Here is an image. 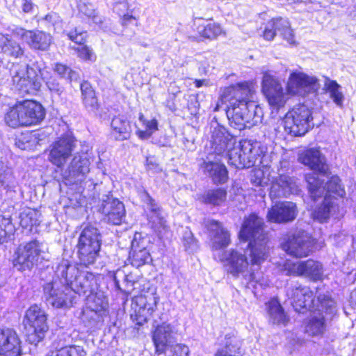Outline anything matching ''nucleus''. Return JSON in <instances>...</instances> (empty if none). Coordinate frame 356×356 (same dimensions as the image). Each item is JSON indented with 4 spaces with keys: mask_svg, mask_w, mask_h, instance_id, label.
I'll use <instances>...</instances> for the list:
<instances>
[{
    "mask_svg": "<svg viewBox=\"0 0 356 356\" xmlns=\"http://www.w3.org/2000/svg\"><path fill=\"white\" fill-rule=\"evenodd\" d=\"M263 225L261 218L250 214L245 219L238 234L240 240L249 241L248 248L243 252L230 249L214 254L224 263L228 273L236 278H243L247 283L261 282V265L268 257V239Z\"/></svg>",
    "mask_w": 356,
    "mask_h": 356,
    "instance_id": "f257e3e1",
    "label": "nucleus"
},
{
    "mask_svg": "<svg viewBox=\"0 0 356 356\" xmlns=\"http://www.w3.org/2000/svg\"><path fill=\"white\" fill-rule=\"evenodd\" d=\"M233 97L229 101L227 115L229 122L239 130L261 122L262 110L251 100L252 90H231Z\"/></svg>",
    "mask_w": 356,
    "mask_h": 356,
    "instance_id": "f03ea898",
    "label": "nucleus"
},
{
    "mask_svg": "<svg viewBox=\"0 0 356 356\" xmlns=\"http://www.w3.org/2000/svg\"><path fill=\"white\" fill-rule=\"evenodd\" d=\"M46 111L36 101L17 102L10 107L4 117L6 124L12 128L31 127L40 124L45 118Z\"/></svg>",
    "mask_w": 356,
    "mask_h": 356,
    "instance_id": "7ed1b4c3",
    "label": "nucleus"
},
{
    "mask_svg": "<svg viewBox=\"0 0 356 356\" xmlns=\"http://www.w3.org/2000/svg\"><path fill=\"white\" fill-rule=\"evenodd\" d=\"M235 139L221 127H215L211 132L210 140L211 148L213 154L223 157L224 152L228 150L225 154L228 163L236 168H247L245 157L242 149V143L239 145L234 146Z\"/></svg>",
    "mask_w": 356,
    "mask_h": 356,
    "instance_id": "20e7f679",
    "label": "nucleus"
},
{
    "mask_svg": "<svg viewBox=\"0 0 356 356\" xmlns=\"http://www.w3.org/2000/svg\"><path fill=\"white\" fill-rule=\"evenodd\" d=\"M287 296L291 300V304L298 312H303L304 309L323 311L334 307V301L327 296H319L315 302L313 293L305 286L294 285L287 291Z\"/></svg>",
    "mask_w": 356,
    "mask_h": 356,
    "instance_id": "39448f33",
    "label": "nucleus"
},
{
    "mask_svg": "<svg viewBox=\"0 0 356 356\" xmlns=\"http://www.w3.org/2000/svg\"><path fill=\"white\" fill-rule=\"evenodd\" d=\"M102 236L98 229L86 226L81 232L76 245L81 263L85 266L92 264L99 256Z\"/></svg>",
    "mask_w": 356,
    "mask_h": 356,
    "instance_id": "423d86ee",
    "label": "nucleus"
},
{
    "mask_svg": "<svg viewBox=\"0 0 356 356\" xmlns=\"http://www.w3.org/2000/svg\"><path fill=\"white\" fill-rule=\"evenodd\" d=\"M312 110L305 104L295 106L284 118V129L290 134L298 136L306 134L314 124Z\"/></svg>",
    "mask_w": 356,
    "mask_h": 356,
    "instance_id": "0eeeda50",
    "label": "nucleus"
},
{
    "mask_svg": "<svg viewBox=\"0 0 356 356\" xmlns=\"http://www.w3.org/2000/svg\"><path fill=\"white\" fill-rule=\"evenodd\" d=\"M305 179L310 197L314 201H316L323 195L324 197H329V199L334 201L337 197H343L346 194L338 176H332L325 186H323V181L315 174H308Z\"/></svg>",
    "mask_w": 356,
    "mask_h": 356,
    "instance_id": "6e6552de",
    "label": "nucleus"
},
{
    "mask_svg": "<svg viewBox=\"0 0 356 356\" xmlns=\"http://www.w3.org/2000/svg\"><path fill=\"white\" fill-rule=\"evenodd\" d=\"M44 245L38 241L20 244L14 254L13 265L19 270H30L38 264L40 259H44Z\"/></svg>",
    "mask_w": 356,
    "mask_h": 356,
    "instance_id": "1a4fd4ad",
    "label": "nucleus"
},
{
    "mask_svg": "<svg viewBox=\"0 0 356 356\" xmlns=\"http://www.w3.org/2000/svg\"><path fill=\"white\" fill-rule=\"evenodd\" d=\"M159 297L156 294L138 296L132 300L131 318L138 325L147 322L156 311Z\"/></svg>",
    "mask_w": 356,
    "mask_h": 356,
    "instance_id": "9d476101",
    "label": "nucleus"
},
{
    "mask_svg": "<svg viewBox=\"0 0 356 356\" xmlns=\"http://www.w3.org/2000/svg\"><path fill=\"white\" fill-rule=\"evenodd\" d=\"M25 317L33 329L28 334V341L31 343L37 344L44 337V334L48 330L45 312L35 305L27 309Z\"/></svg>",
    "mask_w": 356,
    "mask_h": 356,
    "instance_id": "9b49d317",
    "label": "nucleus"
},
{
    "mask_svg": "<svg viewBox=\"0 0 356 356\" xmlns=\"http://www.w3.org/2000/svg\"><path fill=\"white\" fill-rule=\"evenodd\" d=\"M44 294L47 302L54 307H68L72 302V291L70 287L54 280L44 286Z\"/></svg>",
    "mask_w": 356,
    "mask_h": 356,
    "instance_id": "f8f14e48",
    "label": "nucleus"
},
{
    "mask_svg": "<svg viewBox=\"0 0 356 356\" xmlns=\"http://www.w3.org/2000/svg\"><path fill=\"white\" fill-rule=\"evenodd\" d=\"M10 73L13 76V81L17 88L22 89H39L38 85V75L37 71L25 63L13 64Z\"/></svg>",
    "mask_w": 356,
    "mask_h": 356,
    "instance_id": "ddd939ff",
    "label": "nucleus"
},
{
    "mask_svg": "<svg viewBox=\"0 0 356 356\" xmlns=\"http://www.w3.org/2000/svg\"><path fill=\"white\" fill-rule=\"evenodd\" d=\"M282 248L293 257H307L312 251V241L305 232H298L289 236L282 243Z\"/></svg>",
    "mask_w": 356,
    "mask_h": 356,
    "instance_id": "4468645a",
    "label": "nucleus"
},
{
    "mask_svg": "<svg viewBox=\"0 0 356 356\" xmlns=\"http://www.w3.org/2000/svg\"><path fill=\"white\" fill-rule=\"evenodd\" d=\"M286 275H302L313 281L323 279L322 264L316 261L309 259L306 261L287 264Z\"/></svg>",
    "mask_w": 356,
    "mask_h": 356,
    "instance_id": "2eb2a0df",
    "label": "nucleus"
},
{
    "mask_svg": "<svg viewBox=\"0 0 356 356\" xmlns=\"http://www.w3.org/2000/svg\"><path fill=\"white\" fill-rule=\"evenodd\" d=\"M13 33L26 42L31 49L45 51L52 42V37L49 33L41 31H27L17 27Z\"/></svg>",
    "mask_w": 356,
    "mask_h": 356,
    "instance_id": "dca6fc26",
    "label": "nucleus"
},
{
    "mask_svg": "<svg viewBox=\"0 0 356 356\" xmlns=\"http://www.w3.org/2000/svg\"><path fill=\"white\" fill-rule=\"evenodd\" d=\"M74 147L72 137L64 136L53 143L49 153V161L58 167H62L71 156Z\"/></svg>",
    "mask_w": 356,
    "mask_h": 356,
    "instance_id": "f3484780",
    "label": "nucleus"
},
{
    "mask_svg": "<svg viewBox=\"0 0 356 356\" xmlns=\"http://www.w3.org/2000/svg\"><path fill=\"white\" fill-rule=\"evenodd\" d=\"M298 160L302 164L321 175H325L328 171L325 157L318 148L312 147L300 151Z\"/></svg>",
    "mask_w": 356,
    "mask_h": 356,
    "instance_id": "a211bd4d",
    "label": "nucleus"
},
{
    "mask_svg": "<svg viewBox=\"0 0 356 356\" xmlns=\"http://www.w3.org/2000/svg\"><path fill=\"white\" fill-rule=\"evenodd\" d=\"M90 158L87 154H76L70 162L66 173L70 182L82 181L90 172Z\"/></svg>",
    "mask_w": 356,
    "mask_h": 356,
    "instance_id": "6ab92c4d",
    "label": "nucleus"
},
{
    "mask_svg": "<svg viewBox=\"0 0 356 356\" xmlns=\"http://www.w3.org/2000/svg\"><path fill=\"white\" fill-rule=\"evenodd\" d=\"M296 204L291 202H281L269 209L267 218L272 222L284 223L293 221L297 216Z\"/></svg>",
    "mask_w": 356,
    "mask_h": 356,
    "instance_id": "aec40b11",
    "label": "nucleus"
},
{
    "mask_svg": "<svg viewBox=\"0 0 356 356\" xmlns=\"http://www.w3.org/2000/svg\"><path fill=\"white\" fill-rule=\"evenodd\" d=\"M21 341L12 329H0V355L19 356L21 354Z\"/></svg>",
    "mask_w": 356,
    "mask_h": 356,
    "instance_id": "412c9836",
    "label": "nucleus"
},
{
    "mask_svg": "<svg viewBox=\"0 0 356 356\" xmlns=\"http://www.w3.org/2000/svg\"><path fill=\"white\" fill-rule=\"evenodd\" d=\"M299 187L294 178L286 175H280L272 182L270 191V197H287L291 194H298Z\"/></svg>",
    "mask_w": 356,
    "mask_h": 356,
    "instance_id": "4be33fe9",
    "label": "nucleus"
},
{
    "mask_svg": "<svg viewBox=\"0 0 356 356\" xmlns=\"http://www.w3.org/2000/svg\"><path fill=\"white\" fill-rule=\"evenodd\" d=\"M102 213L108 223L118 225L124 220L126 211L122 202L117 199H109L103 204Z\"/></svg>",
    "mask_w": 356,
    "mask_h": 356,
    "instance_id": "5701e85b",
    "label": "nucleus"
},
{
    "mask_svg": "<svg viewBox=\"0 0 356 356\" xmlns=\"http://www.w3.org/2000/svg\"><path fill=\"white\" fill-rule=\"evenodd\" d=\"M242 149L245 157L247 168H250L261 163V159L266 152L267 148L261 142L257 140H243Z\"/></svg>",
    "mask_w": 356,
    "mask_h": 356,
    "instance_id": "b1692460",
    "label": "nucleus"
},
{
    "mask_svg": "<svg viewBox=\"0 0 356 356\" xmlns=\"http://www.w3.org/2000/svg\"><path fill=\"white\" fill-rule=\"evenodd\" d=\"M211 234V248L213 250H219L229 245L230 243V235L227 230L222 227V225L215 220H211L207 225Z\"/></svg>",
    "mask_w": 356,
    "mask_h": 356,
    "instance_id": "393cba45",
    "label": "nucleus"
},
{
    "mask_svg": "<svg viewBox=\"0 0 356 356\" xmlns=\"http://www.w3.org/2000/svg\"><path fill=\"white\" fill-rule=\"evenodd\" d=\"M70 289L72 292L79 295L95 292L97 289L96 277L92 273L82 270L75 281L72 282Z\"/></svg>",
    "mask_w": 356,
    "mask_h": 356,
    "instance_id": "a878e982",
    "label": "nucleus"
},
{
    "mask_svg": "<svg viewBox=\"0 0 356 356\" xmlns=\"http://www.w3.org/2000/svg\"><path fill=\"white\" fill-rule=\"evenodd\" d=\"M202 168L216 184H223L228 179V172L225 165L221 163L220 159L211 160L207 157V161H204L202 164Z\"/></svg>",
    "mask_w": 356,
    "mask_h": 356,
    "instance_id": "bb28decb",
    "label": "nucleus"
},
{
    "mask_svg": "<svg viewBox=\"0 0 356 356\" xmlns=\"http://www.w3.org/2000/svg\"><path fill=\"white\" fill-rule=\"evenodd\" d=\"M82 269H80L77 265L72 264L67 259H62L56 267V275L60 278L61 284H65L70 288L78 277Z\"/></svg>",
    "mask_w": 356,
    "mask_h": 356,
    "instance_id": "cd10ccee",
    "label": "nucleus"
},
{
    "mask_svg": "<svg viewBox=\"0 0 356 356\" xmlns=\"http://www.w3.org/2000/svg\"><path fill=\"white\" fill-rule=\"evenodd\" d=\"M243 341L235 331L227 333L224 346L219 348L215 356H241Z\"/></svg>",
    "mask_w": 356,
    "mask_h": 356,
    "instance_id": "c85d7f7f",
    "label": "nucleus"
},
{
    "mask_svg": "<svg viewBox=\"0 0 356 356\" xmlns=\"http://www.w3.org/2000/svg\"><path fill=\"white\" fill-rule=\"evenodd\" d=\"M172 341V327L170 324L158 325L153 333V341L159 354L163 353Z\"/></svg>",
    "mask_w": 356,
    "mask_h": 356,
    "instance_id": "c756f323",
    "label": "nucleus"
},
{
    "mask_svg": "<svg viewBox=\"0 0 356 356\" xmlns=\"http://www.w3.org/2000/svg\"><path fill=\"white\" fill-rule=\"evenodd\" d=\"M335 305V304L334 305ZM335 306L332 308V312L330 309H323L318 313L314 312L307 320L305 325V332L309 336L315 337L322 335L326 329V324L325 316L323 312L332 313L334 310Z\"/></svg>",
    "mask_w": 356,
    "mask_h": 356,
    "instance_id": "7c9ffc66",
    "label": "nucleus"
},
{
    "mask_svg": "<svg viewBox=\"0 0 356 356\" xmlns=\"http://www.w3.org/2000/svg\"><path fill=\"white\" fill-rule=\"evenodd\" d=\"M318 79L302 72H292L289 77L286 89H300L307 87H318Z\"/></svg>",
    "mask_w": 356,
    "mask_h": 356,
    "instance_id": "2f4dec72",
    "label": "nucleus"
},
{
    "mask_svg": "<svg viewBox=\"0 0 356 356\" xmlns=\"http://www.w3.org/2000/svg\"><path fill=\"white\" fill-rule=\"evenodd\" d=\"M268 105L273 109L279 110L296 95L295 90H262Z\"/></svg>",
    "mask_w": 356,
    "mask_h": 356,
    "instance_id": "473e14b6",
    "label": "nucleus"
},
{
    "mask_svg": "<svg viewBox=\"0 0 356 356\" xmlns=\"http://www.w3.org/2000/svg\"><path fill=\"white\" fill-rule=\"evenodd\" d=\"M0 54L6 57L17 58L24 54V50L19 43L8 35L0 34Z\"/></svg>",
    "mask_w": 356,
    "mask_h": 356,
    "instance_id": "72a5a7b5",
    "label": "nucleus"
},
{
    "mask_svg": "<svg viewBox=\"0 0 356 356\" xmlns=\"http://www.w3.org/2000/svg\"><path fill=\"white\" fill-rule=\"evenodd\" d=\"M111 127L112 135L116 140H124L129 137L130 125L129 122L122 116H117L113 118Z\"/></svg>",
    "mask_w": 356,
    "mask_h": 356,
    "instance_id": "f704fd0d",
    "label": "nucleus"
},
{
    "mask_svg": "<svg viewBox=\"0 0 356 356\" xmlns=\"http://www.w3.org/2000/svg\"><path fill=\"white\" fill-rule=\"evenodd\" d=\"M86 307L90 311L101 315L108 307V301L103 293L92 292L87 296Z\"/></svg>",
    "mask_w": 356,
    "mask_h": 356,
    "instance_id": "c9c22d12",
    "label": "nucleus"
},
{
    "mask_svg": "<svg viewBox=\"0 0 356 356\" xmlns=\"http://www.w3.org/2000/svg\"><path fill=\"white\" fill-rule=\"evenodd\" d=\"M270 321L274 324H283L287 322L288 318L284 312L280 303L276 299H272L268 305Z\"/></svg>",
    "mask_w": 356,
    "mask_h": 356,
    "instance_id": "e433bc0d",
    "label": "nucleus"
},
{
    "mask_svg": "<svg viewBox=\"0 0 356 356\" xmlns=\"http://www.w3.org/2000/svg\"><path fill=\"white\" fill-rule=\"evenodd\" d=\"M40 213L30 208L25 209L19 216L21 226L29 231H32L34 226L40 225Z\"/></svg>",
    "mask_w": 356,
    "mask_h": 356,
    "instance_id": "4c0bfd02",
    "label": "nucleus"
},
{
    "mask_svg": "<svg viewBox=\"0 0 356 356\" xmlns=\"http://www.w3.org/2000/svg\"><path fill=\"white\" fill-rule=\"evenodd\" d=\"M139 121L144 127V130L138 129L136 134L142 140L149 139L152 134L158 130V121L155 118L148 120L145 118L144 115L140 113L139 115Z\"/></svg>",
    "mask_w": 356,
    "mask_h": 356,
    "instance_id": "58836bf2",
    "label": "nucleus"
},
{
    "mask_svg": "<svg viewBox=\"0 0 356 356\" xmlns=\"http://www.w3.org/2000/svg\"><path fill=\"white\" fill-rule=\"evenodd\" d=\"M336 206L335 202L329 199V197H324L323 204L313 212L314 218L321 222L326 221L329 218L331 212L335 210Z\"/></svg>",
    "mask_w": 356,
    "mask_h": 356,
    "instance_id": "ea45409f",
    "label": "nucleus"
},
{
    "mask_svg": "<svg viewBox=\"0 0 356 356\" xmlns=\"http://www.w3.org/2000/svg\"><path fill=\"white\" fill-rule=\"evenodd\" d=\"M134 0H114L113 10L122 16V24H127L134 21L135 17L128 13Z\"/></svg>",
    "mask_w": 356,
    "mask_h": 356,
    "instance_id": "a19ab883",
    "label": "nucleus"
},
{
    "mask_svg": "<svg viewBox=\"0 0 356 356\" xmlns=\"http://www.w3.org/2000/svg\"><path fill=\"white\" fill-rule=\"evenodd\" d=\"M200 24L197 26V32L200 35L205 38L213 39L220 35L222 32L221 26L212 22H208V21Z\"/></svg>",
    "mask_w": 356,
    "mask_h": 356,
    "instance_id": "79ce46f5",
    "label": "nucleus"
},
{
    "mask_svg": "<svg viewBox=\"0 0 356 356\" xmlns=\"http://www.w3.org/2000/svg\"><path fill=\"white\" fill-rule=\"evenodd\" d=\"M227 199V191L223 188L209 190L204 197V200L207 204L214 206L221 205Z\"/></svg>",
    "mask_w": 356,
    "mask_h": 356,
    "instance_id": "37998d69",
    "label": "nucleus"
},
{
    "mask_svg": "<svg viewBox=\"0 0 356 356\" xmlns=\"http://www.w3.org/2000/svg\"><path fill=\"white\" fill-rule=\"evenodd\" d=\"M16 187V181L10 169L6 165L0 172V188L7 191H11Z\"/></svg>",
    "mask_w": 356,
    "mask_h": 356,
    "instance_id": "c03bdc74",
    "label": "nucleus"
},
{
    "mask_svg": "<svg viewBox=\"0 0 356 356\" xmlns=\"http://www.w3.org/2000/svg\"><path fill=\"white\" fill-rule=\"evenodd\" d=\"M131 264L133 266L139 268L152 261V257L149 251H136L131 250L129 254Z\"/></svg>",
    "mask_w": 356,
    "mask_h": 356,
    "instance_id": "a18cd8bd",
    "label": "nucleus"
},
{
    "mask_svg": "<svg viewBox=\"0 0 356 356\" xmlns=\"http://www.w3.org/2000/svg\"><path fill=\"white\" fill-rule=\"evenodd\" d=\"M277 31L290 44H295L296 40L293 30L290 27L289 22L287 19L279 18Z\"/></svg>",
    "mask_w": 356,
    "mask_h": 356,
    "instance_id": "49530a36",
    "label": "nucleus"
},
{
    "mask_svg": "<svg viewBox=\"0 0 356 356\" xmlns=\"http://www.w3.org/2000/svg\"><path fill=\"white\" fill-rule=\"evenodd\" d=\"M150 239L147 236H143L141 233L136 232L131 241V250L149 251Z\"/></svg>",
    "mask_w": 356,
    "mask_h": 356,
    "instance_id": "de8ad7c7",
    "label": "nucleus"
},
{
    "mask_svg": "<svg viewBox=\"0 0 356 356\" xmlns=\"http://www.w3.org/2000/svg\"><path fill=\"white\" fill-rule=\"evenodd\" d=\"M83 103L90 111L95 112L99 108L98 99L95 90H81Z\"/></svg>",
    "mask_w": 356,
    "mask_h": 356,
    "instance_id": "09e8293b",
    "label": "nucleus"
},
{
    "mask_svg": "<svg viewBox=\"0 0 356 356\" xmlns=\"http://www.w3.org/2000/svg\"><path fill=\"white\" fill-rule=\"evenodd\" d=\"M147 216L149 224L156 232L161 233L167 228L166 221L162 216V211L156 214H147Z\"/></svg>",
    "mask_w": 356,
    "mask_h": 356,
    "instance_id": "8fccbe9b",
    "label": "nucleus"
},
{
    "mask_svg": "<svg viewBox=\"0 0 356 356\" xmlns=\"http://www.w3.org/2000/svg\"><path fill=\"white\" fill-rule=\"evenodd\" d=\"M40 133L38 131L29 132L22 136L17 142V145L19 148L25 149L33 145L38 143L40 140Z\"/></svg>",
    "mask_w": 356,
    "mask_h": 356,
    "instance_id": "3c124183",
    "label": "nucleus"
},
{
    "mask_svg": "<svg viewBox=\"0 0 356 356\" xmlns=\"http://www.w3.org/2000/svg\"><path fill=\"white\" fill-rule=\"evenodd\" d=\"M79 10L88 18H91L95 24H100L102 22V17L96 13L95 9L91 3H80L79 5Z\"/></svg>",
    "mask_w": 356,
    "mask_h": 356,
    "instance_id": "603ef678",
    "label": "nucleus"
},
{
    "mask_svg": "<svg viewBox=\"0 0 356 356\" xmlns=\"http://www.w3.org/2000/svg\"><path fill=\"white\" fill-rule=\"evenodd\" d=\"M251 181L256 186L268 185L270 181L268 170L254 169L251 175Z\"/></svg>",
    "mask_w": 356,
    "mask_h": 356,
    "instance_id": "864d4df0",
    "label": "nucleus"
},
{
    "mask_svg": "<svg viewBox=\"0 0 356 356\" xmlns=\"http://www.w3.org/2000/svg\"><path fill=\"white\" fill-rule=\"evenodd\" d=\"M86 352L82 346H69L57 351L56 356H86Z\"/></svg>",
    "mask_w": 356,
    "mask_h": 356,
    "instance_id": "5fc2aeb1",
    "label": "nucleus"
},
{
    "mask_svg": "<svg viewBox=\"0 0 356 356\" xmlns=\"http://www.w3.org/2000/svg\"><path fill=\"white\" fill-rule=\"evenodd\" d=\"M278 19H273L266 24L263 35L265 40H272L277 33H280L277 31Z\"/></svg>",
    "mask_w": 356,
    "mask_h": 356,
    "instance_id": "6e6d98bb",
    "label": "nucleus"
},
{
    "mask_svg": "<svg viewBox=\"0 0 356 356\" xmlns=\"http://www.w3.org/2000/svg\"><path fill=\"white\" fill-rule=\"evenodd\" d=\"M77 52L78 56L84 60L93 62L96 60V56L92 49L86 45L72 47Z\"/></svg>",
    "mask_w": 356,
    "mask_h": 356,
    "instance_id": "4d7b16f0",
    "label": "nucleus"
},
{
    "mask_svg": "<svg viewBox=\"0 0 356 356\" xmlns=\"http://www.w3.org/2000/svg\"><path fill=\"white\" fill-rule=\"evenodd\" d=\"M262 89H282L279 80L268 72H265L262 81Z\"/></svg>",
    "mask_w": 356,
    "mask_h": 356,
    "instance_id": "13d9d810",
    "label": "nucleus"
},
{
    "mask_svg": "<svg viewBox=\"0 0 356 356\" xmlns=\"http://www.w3.org/2000/svg\"><path fill=\"white\" fill-rule=\"evenodd\" d=\"M54 70L62 77H65L70 81L76 79L77 74L67 66L58 63L55 65Z\"/></svg>",
    "mask_w": 356,
    "mask_h": 356,
    "instance_id": "bf43d9fd",
    "label": "nucleus"
},
{
    "mask_svg": "<svg viewBox=\"0 0 356 356\" xmlns=\"http://www.w3.org/2000/svg\"><path fill=\"white\" fill-rule=\"evenodd\" d=\"M143 201L147 209V214H156L162 211L161 207L157 204L155 200L146 192L144 195Z\"/></svg>",
    "mask_w": 356,
    "mask_h": 356,
    "instance_id": "052dcab7",
    "label": "nucleus"
},
{
    "mask_svg": "<svg viewBox=\"0 0 356 356\" xmlns=\"http://www.w3.org/2000/svg\"><path fill=\"white\" fill-rule=\"evenodd\" d=\"M324 94L332 99L338 106H343L344 95L340 90H325Z\"/></svg>",
    "mask_w": 356,
    "mask_h": 356,
    "instance_id": "680f3d73",
    "label": "nucleus"
},
{
    "mask_svg": "<svg viewBox=\"0 0 356 356\" xmlns=\"http://www.w3.org/2000/svg\"><path fill=\"white\" fill-rule=\"evenodd\" d=\"M68 36L72 41H74L79 46H82L86 40V33H78L76 29L74 32L69 33Z\"/></svg>",
    "mask_w": 356,
    "mask_h": 356,
    "instance_id": "e2e57ef3",
    "label": "nucleus"
},
{
    "mask_svg": "<svg viewBox=\"0 0 356 356\" xmlns=\"http://www.w3.org/2000/svg\"><path fill=\"white\" fill-rule=\"evenodd\" d=\"M189 348L183 344H177L172 347V356H188Z\"/></svg>",
    "mask_w": 356,
    "mask_h": 356,
    "instance_id": "0e129e2a",
    "label": "nucleus"
},
{
    "mask_svg": "<svg viewBox=\"0 0 356 356\" xmlns=\"http://www.w3.org/2000/svg\"><path fill=\"white\" fill-rule=\"evenodd\" d=\"M146 166L147 170H152L154 172H159L161 170L159 164L156 163V159L152 156H149L147 158Z\"/></svg>",
    "mask_w": 356,
    "mask_h": 356,
    "instance_id": "69168bd1",
    "label": "nucleus"
},
{
    "mask_svg": "<svg viewBox=\"0 0 356 356\" xmlns=\"http://www.w3.org/2000/svg\"><path fill=\"white\" fill-rule=\"evenodd\" d=\"M184 241L186 248H192L195 246V241L191 232H185Z\"/></svg>",
    "mask_w": 356,
    "mask_h": 356,
    "instance_id": "338daca9",
    "label": "nucleus"
},
{
    "mask_svg": "<svg viewBox=\"0 0 356 356\" xmlns=\"http://www.w3.org/2000/svg\"><path fill=\"white\" fill-rule=\"evenodd\" d=\"M324 88L323 89H338L339 85L333 80L330 79L327 77H324Z\"/></svg>",
    "mask_w": 356,
    "mask_h": 356,
    "instance_id": "774afa93",
    "label": "nucleus"
}]
</instances>
